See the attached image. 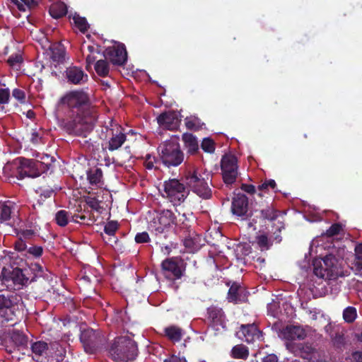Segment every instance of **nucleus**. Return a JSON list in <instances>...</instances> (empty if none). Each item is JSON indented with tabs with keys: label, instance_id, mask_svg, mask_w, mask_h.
Returning a JSON list of instances; mask_svg holds the SVG:
<instances>
[{
	"label": "nucleus",
	"instance_id": "obj_1",
	"mask_svg": "<svg viewBox=\"0 0 362 362\" xmlns=\"http://www.w3.org/2000/svg\"><path fill=\"white\" fill-rule=\"evenodd\" d=\"M57 105L63 115L59 120L60 127L68 134L86 137L93 131L98 112L87 89L68 91L61 97Z\"/></svg>",
	"mask_w": 362,
	"mask_h": 362
},
{
	"label": "nucleus",
	"instance_id": "obj_2",
	"mask_svg": "<svg viewBox=\"0 0 362 362\" xmlns=\"http://www.w3.org/2000/svg\"><path fill=\"white\" fill-rule=\"evenodd\" d=\"M185 185L198 197L203 199H209L212 197V190L209 182H211L210 173L206 170L189 166L183 177Z\"/></svg>",
	"mask_w": 362,
	"mask_h": 362
},
{
	"label": "nucleus",
	"instance_id": "obj_3",
	"mask_svg": "<svg viewBox=\"0 0 362 362\" xmlns=\"http://www.w3.org/2000/svg\"><path fill=\"white\" fill-rule=\"evenodd\" d=\"M108 353L110 357L115 362L133 361L138 354L137 344L129 337H118L111 344Z\"/></svg>",
	"mask_w": 362,
	"mask_h": 362
},
{
	"label": "nucleus",
	"instance_id": "obj_4",
	"mask_svg": "<svg viewBox=\"0 0 362 362\" xmlns=\"http://www.w3.org/2000/svg\"><path fill=\"white\" fill-rule=\"evenodd\" d=\"M160 163L165 167H177L184 160V153L180 149L179 143L167 141L158 147Z\"/></svg>",
	"mask_w": 362,
	"mask_h": 362
},
{
	"label": "nucleus",
	"instance_id": "obj_5",
	"mask_svg": "<svg viewBox=\"0 0 362 362\" xmlns=\"http://www.w3.org/2000/svg\"><path fill=\"white\" fill-rule=\"evenodd\" d=\"M21 300V297L15 292L0 291V311L4 313L2 316L6 322L16 323V312Z\"/></svg>",
	"mask_w": 362,
	"mask_h": 362
},
{
	"label": "nucleus",
	"instance_id": "obj_6",
	"mask_svg": "<svg viewBox=\"0 0 362 362\" xmlns=\"http://www.w3.org/2000/svg\"><path fill=\"white\" fill-rule=\"evenodd\" d=\"M167 198L174 206L184 202L189 194V189L177 179H170L163 185Z\"/></svg>",
	"mask_w": 362,
	"mask_h": 362
},
{
	"label": "nucleus",
	"instance_id": "obj_7",
	"mask_svg": "<svg viewBox=\"0 0 362 362\" xmlns=\"http://www.w3.org/2000/svg\"><path fill=\"white\" fill-rule=\"evenodd\" d=\"M160 267L164 277L172 281L180 279L185 272L182 261L177 257L166 258L161 262Z\"/></svg>",
	"mask_w": 362,
	"mask_h": 362
},
{
	"label": "nucleus",
	"instance_id": "obj_8",
	"mask_svg": "<svg viewBox=\"0 0 362 362\" xmlns=\"http://www.w3.org/2000/svg\"><path fill=\"white\" fill-rule=\"evenodd\" d=\"M221 170L224 183L227 185L233 184L238 175L237 158L231 154L223 156L221 161Z\"/></svg>",
	"mask_w": 362,
	"mask_h": 362
},
{
	"label": "nucleus",
	"instance_id": "obj_9",
	"mask_svg": "<svg viewBox=\"0 0 362 362\" xmlns=\"http://www.w3.org/2000/svg\"><path fill=\"white\" fill-rule=\"evenodd\" d=\"M285 225L281 221H278L276 229L273 234L269 237L265 233H260L255 237V243L261 252H265L272 248L274 243L279 244L282 240L281 230L284 229Z\"/></svg>",
	"mask_w": 362,
	"mask_h": 362
},
{
	"label": "nucleus",
	"instance_id": "obj_10",
	"mask_svg": "<svg viewBox=\"0 0 362 362\" xmlns=\"http://www.w3.org/2000/svg\"><path fill=\"white\" fill-rule=\"evenodd\" d=\"M231 211L233 215L241 217L243 220L250 219L254 211L249 206L248 197L242 193L235 194L231 203Z\"/></svg>",
	"mask_w": 362,
	"mask_h": 362
},
{
	"label": "nucleus",
	"instance_id": "obj_11",
	"mask_svg": "<svg viewBox=\"0 0 362 362\" xmlns=\"http://www.w3.org/2000/svg\"><path fill=\"white\" fill-rule=\"evenodd\" d=\"M41 164L33 159L21 158L20 165L17 168L16 177L22 180L25 177L35 178L40 176L44 172L40 168Z\"/></svg>",
	"mask_w": 362,
	"mask_h": 362
},
{
	"label": "nucleus",
	"instance_id": "obj_12",
	"mask_svg": "<svg viewBox=\"0 0 362 362\" xmlns=\"http://www.w3.org/2000/svg\"><path fill=\"white\" fill-rule=\"evenodd\" d=\"M104 57L113 65L123 66L127 61V52L124 44L108 47L103 52Z\"/></svg>",
	"mask_w": 362,
	"mask_h": 362
},
{
	"label": "nucleus",
	"instance_id": "obj_13",
	"mask_svg": "<svg viewBox=\"0 0 362 362\" xmlns=\"http://www.w3.org/2000/svg\"><path fill=\"white\" fill-rule=\"evenodd\" d=\"M80 340L86 352L93 353L98 349L102 339L96 331L86 329L81 332Z\"/></svg>",
	"mask_w": 362,
	"mask_h": 362
},
{
	"label": "nucleus",
	"instance_id": "obj_14",
	"mask_svg": "<svg viewBox=\"0 0 362 362\" xmlns=\"http://www.w3.org/2000/svg\"><path fill=\"white\" fill-rule=\"evenodd\" d=\"M111 127L112 128L110 129V131L112 133V136L106 143L105 148L110 151H115L124 144L127 140V136L120 125L112 122Z\"/></svg>",
	"mask_w": 362,
	"mask_h": 362
},
{
	"label": "nucleus",
	"instance_id": "obj_15",
	"mask_svg": "<svg viewBox=\"0 0 362 362\" xmlns=\"http://www.w3.org/2000/svg\"><path fill=\"white\" fill-rule=\"evenodd\" d=\"M36 233L32 229L16 230L17 239L13 243L15 250L23 252L27 250V246L32 245Z\"/></svg>",
	"mask_w": 362,
	"mask_h": 362
},
{
	"label": "nucleus",
	"instance_id": "obj_16",
	"mask_svg": "<svg viewBox=\"0 0 362 362\" xmlns=\"http://www.w3.org/2000/svg\"><path fill=\"white\" fill-rule=\"evenodd\" d=\"M180 121L178 114L175 111H166L157 117L159 126L171 131L177 129Z\"/></svg>",
	"mask_w": 362,
	"mask_h": 362
},
{
	"label": "nucleus",
	"instance_id": "obj_17",
	"mask_svg": "<svg viewBox=\"0 0 362 362\" xmlns=\"http://www.w3.org/2000/svg\"><path fill=\"white\" fill-rule=\"evenodd\" d=\"M237 336L242 341L252 343L255 339L262 337V332L255 324L242 325L237 332Z\"/></svg>",
	"mask_w": 362,
	"mask_h": 362
},
{
	"label": "nucleus",
	"instance_id": "obj_18",
	"mask_svg": "<svg viewBox=\"0 0 362 362\" xmlns=\"http://www.w3.org/2000/svg\"><path fill=\"white\" fill-rule=\"evenodd\" d=\"M155 230L156 233H162L164 230L172 224H177V216L168 209L163 210L158 217V223L154 222Z\"/></svg>",
	"mask_w": 362,
	"mask_h": 362
},
{
	"label": "nucleus",
	"instance_id": "obj_19",
	"mask_svg": "<svg viewBox=\"0 0 362 362\" xmlns=\"http://www.w3.org/2000/svg\"><path fill=\"white\" fill-rule=\"evenodd\" d=\"M65 349L59 343L49 344L41 362H60L65 356Z\"/></svg>",
	"mask_w": 362,
	"mask_h": 362
},
{
	"label": "nucleus",
	"instance_id": "obj_20",
	"mask_svg": "<svg viewBox=\"0 0 362 362\" xmlns=\"http://www.w3.org/2000/svg\"><path fill=\"white\" fill-rule=\"evenodd\" d=\"M65 76L69 83L81 85L88 81V76L84 72L82 68L71 66L67 67L65 71Z\"/></svg>",
	"mask_w": 362,
	"mask_h": 362
},
{
	"label": "nucleus",
	"instance_id": "obj_21",
	"mask_svg": "<svg viewBox=\"0 0 362 362\" xmlns=\"http://www.w3.org/2000/svg\"><path fill=\"white\" fill-rule=\"evenodd\" d=\"M287 349L302 358L310 361L313 355L315 353V349L308 343H298V344H287Z\"/></svg>",
	"mask_w": 362,
	"mask_h": 362
},
{
	"label": "nucleus",
	"instance_id": "obj_22",
	"mask_svg": "<svg viewBox=\"0 0 362 362\" xmlns=\"http://www.w3.org/2000/svg\"><path fill=\"white\" fill-rule=\"evenodd\" d=\"M281 334L287 341L303 340L307 337L306 331L300 325H286L282 329Z\"/></svg>",
	"mask_w": 362,
	"mask_h": 362
},
{
	"label": "nucleus",
	"instance_id": "obj_23",
	"mask_svg": "<svg viewBox=\"0 0 362 362\" xmlns=\"http://www.w3.org/2000/svg\"><path fill=\"white\" fill-rule=\"evenodd\" d=\"M16 204L11 201L0 202V223L11 225L12 215L16 210Z\"/></svg>",
	"mask_w": 362,
	"mask_h": 362
},
{
	"label": "nucleus",
	"instance_id": "obj_24",
	"mask_svg": "<svg viewBox=\"0 0 362 362\" xmlns=\"http://www.w3.org/2000/svg\"><path fill=\"white\" fill-rule=\"evenodd\" d=\"M227 299L235 304L245 302L246 299L245 289L239 284L233 283L228 290Z\"/></svg>",
	"mask_w": 362,
	"mask_h": 362
},
{
	"label": "nucleus",
	"instance_id": "obj_25",
	"mask_svg": "<svg viewBox=\"0 0 362 362\" xmlns=\"http://www.w3.org/2000/svg\"><path fill=\"white\" fill-rule=\"evenodd\" d=\"M208 319L211 321L213 326L225 327L226 315L222 308L216 305H211L207 309Z\"/></svg>",
	"mask_w": 362,
	"mask_h": 362
},
{
	"label": "nucleus",
	"instance_id": "obj_26",
	"mask_svg": "<svg viewBox=\"0 0 362 362\" xmlns=\"http://www.w3.org/2000/svg\"><path fill=\"white\" fill-rule=\"evenodd\" d=\"M28 269L18 267H12V271L9 272V278L15 285L22 286L28 283L30 277L27 276Z\"/></svg>",
	"mask_w": 362,
	"mask_h": 362
},
{
	"label": "nucleus",
	"instance_id": "obj_27",
	"mask_svg": "<svg viewBox=\"0 0 362 362\" xmlns=\"http://www.w3.org/2000/svg\"><path fill=\"white\" fill-rule=\"evenodd\" d=\"M254 211L259 212V218L262 221L271 222L275 221L280 214V211L275 209L272 203L267 204L266 206H262L259 209H255Z\"/></svg>",
	"mask_w": 362,
	"mask_h": 362
},
{
	"label": "nucleus",
	"instance_id": "obj_28",
	"mask_svg": "<svg viewBox=\"0 0 362 362\" xmlns=\"http://www.w3.org/2000/svg\"><path fill=\"white\" fill-rule=\"evenodd\" d=\"M50 57L52 60L57 64H62L65 61L66 49L64 46L60 43H54L50 47Z\"/></svg>",
	"mask_w": 362,
	"mask_h": 362
},
{
	"label": "nucleus",
	"instance_id": "obj_29",
	"mask_svg": "<svg viewBox=\"0 0 362 362\" xmlns=\"http://www.w3.org/2000/svg\"><path fill=\"white\" fill-rule=\"evenodd\" d=\"M49 344L42 341H37L31 344V350L34 354L33 358L38 362H41Z\"/></svg>",
	"mask_w": 362,
	"mask_h": 362
},
{
	"label": "nucleus",
	"instance_id": "obj_30",
	"mask_svg": "<svg viewBox=\"0 0 362 362\" xmlns=\"http://www.w3.org/2000/svg\"><path fill=\"white\" fill-rule=\"evenodd\" d=\"M165 336L171 341L178 342L183 336V329L176 325H170L164 328Z\"/></svg>",
	"mask_w": 362,
	"mask_h": 362
},
{
	"label": "nucleus",
	"instance_id": "obj_31",
	"mask_svg": "<svg viewBox=\"0 0 362 362\" xmlns=\"http://www.w3.org/2000/svg\"><path fill=\"white\" fill-rule=\"evenodd\" d=\"M103 170L98 167L90 168L87 170V179L91 185L103 184Z\"/></svg>",
	"mask_w": 362,
	"mask_h": 362
},
{
	"label": "nucleus",
	"instance_id": "obj_32",
	"mask_svg": "<svg viewBox=\"0 0 362 362\" xmlns=\"http://www.w3.org/2000/svg\"><path fill=\"white\" fill-rule=\"evenodd\" d=\"M182 140L185 143V146L189 154H195L199 151V145L196 137L192 134H184L182 135Z\"/></svg>",
	"mask_w": 362,
	"mask_h": 362
},
{
	"label": "nucleus",
	"instance_id": "obj_33",
	"mask_svg": "<svg viewBox=\"0 0 362 362\" xmlns=\"http://www.w3.org/2000/svg\"><path fill=\"white\" fill-rule=\"evenodd\" d=\"M49 12L52 18L58 19L66 15L67 6L64 2L59 1L50 6Z\"/></svg>",
	"mask_w": 362,
	"mask_h": 362
},
{
	"label": "nucleus",
	"instance_id": "obj_34",
	"mask_svg": "<svg viewBox=\"0 0 362 362\" xmlns=\"http://www.w3.org/2000/svg\"><path fill=\"white\" fill-rule=\"evenodd\" d=\"M11 338L19 351H23L28 346V337L22 332L15 331Z\"/></svg>",
	"mask_w": 362,
	"mask_h": 362
},
{
	"label": "nucleus",
	"instance_id": "obj_35",
	"mask_svg": "<svg viewBox=\"0 0 362 362\" xmlns=\"http://www.w3.org/2000/svg\"><path fill=\"white\" fill-rule=\"evenodd\" d=\"M231 356L233 358L245 360L249 356V349L243 344L235 345L232 348Z\"/></svg>",
	"mask_w": 362,
	"mask_h": 362
},
{
	"label": "nucleus",
	"instance_id": "obj_36",
	"mask_svg": "<svg viewBox=\"0 0 362 362\" xmlns=\"http://www.w3.org/2000/svg\"><path fill=\"white\" fill-rule=\"evenodd\" d=\"M107 59H100L95 64V70L97 74L101 77H106L110 72L109 64Z\"/></svg>",
	"mask_w": 362,
	"mask_h": 362
},
{
	"label": "nucleus",
	"instance_id": "obj_37",
	"mask_svg": "<svg viewBox=\"0 0 362 362\" xmlns=\"http://www.w3.org/2000/svg\"><path fill=\"white\" fill-rule=\"evenodd\" d=\"M185 122L186 127L192 131H198L201 129L202 126L204 124L199 118L194 116L186 117Z\"/></svg>",
	"mask_w": 362,
	"mask_h": 362
},
{
	"label": "nucleus",
	"instance_id": "obj_38",
	"mask_svg": "<svg viewBox=\"0 0 362 362\" xmlns=\"http://www.w3.org/2000/svg\"><path fill=\"white\" fill-rule=\"evenodd\" d=\"M73 21L75 26L78 28L81 33H85L88 31L89 25L86 18L81 17L78 14L75 13L73 16Z\"/></svg>",
	"mask_w": 362,
	"mask_h": 362
},
{
	"label": "nucleus",
	"instance_id": "obj_39",
	"mask_svg": "<svg viewBox=\"0 0 362 362\" xmlns=\"http://www.w3.org/2000/svg\"><path fill=\"white\" fill-rule=\"evenodd\" d=\"M54 158L47 154H44L40 157V160H35V161L39 162L41 164L40 168L45 173L47 172L54 161Z\"/></svg>",
	"mask_w": 362,
	"mask_h": 362
},
{
	"label": "nucleus",
	"instance_id": "obj_40",
	"mask_svg": "<svg viewBox=\"0 0 362 362\" xmlns=\"http://www.w3.org/2000/svg\"><path fill=\"white\" fill-rule=\"evenodd\" d=\"M54 219L58 226L64 227L69 223V212L65 210H59L56 213Z\"/></svg>",
	"mask_w": 362,
	"mask_h": 362
},
{
	"label": "nucleus",
	"instance_id": "obj_41",
	"mask_svg": "<svg viewBox=\"0 0 362 362\" xmlns=\"http://www.w3.org/2000/svg\"><path fill=\"white\" fill-rule=\"evenodd\" d=\"M357 316L356 309L354 307L349 306L343 311V318L346 322H353Z\"/></svg>",
	"mask_w": 362,
	"mask_h": 362
},
{
	"label": "nucleus",
	"instance_id": "obj_42",
	"mask_svg": "<svg viewBox=\"0 0 362 362\" xmlns=\"http://www.w3.org/2000/svg\"><path fill=\"white\" fill-rule=\"evenodd\" d=\"M27 255L35 258H39L42 255L43 248L42 246L35 245L33 244L27 246V250L25 251Z\"/></svg>",
	"mask_w": 362,
	"mask_h": 362
},
{
	"label": "nucleus",
	"instance_id": "obj_43",
	"mask_svg": "<svg viewBox=\"0 0 362 362\" xmlns=\"http://www.w3.org/2000/svg\"><path fill=\"white\" fill-rule=\"evenodd\" d=\"M201 148L204 152L212 153L215 151V143L210 138H204L202 141Z\"/></svg>",
	"mask_w": 362,
	"mask_h": 362
},
{
	"label": "nucleus",
	"instance_id": "obj_44",
	"mask_svg": "<svg viewBox=\"0 0 362 362\" xmlns=\"http://www.w3.org/2000/svg\"><path fill=\"white\" fill-rule=\"evenodd\" d=\"M342 230V226L339 223H333L325 233L322 235H326L328 238H332L334 235H339Z\"/></svg>",
	"mask_w": 362,
	"mask_h": 362
},
{
	"label": "nucleus",
	"instance_id": "obj_45",
	"mask_svg": "<svg viewBox=\"0 0 362 362\" xmlns=\"http://www.w3.org/2000/svg\"><path fill=\"white\" fill-rule=\"evenodd\" d=\"M86 203L93 210L101 212L103 207L100 206V202L95 197H88L86 198Z\"/></svg>",
	"mask_w": 362,
	"mask_h": 362
},
{
	"label": "nucleus",
	"instance_id": "obj_46",
	"mask_svg": "<svg viewBox=\"0 0 362 362\" xmlns=\"http://www.w3.org/2000/svg\"><path fill=\"white\" fill-rule=\"evenodd\" d=\"M14 4L18 6L20 11H25V6H35L37 5L36 0H11Z\"/></svg>",
	"mask_w": 362,
	"mask_h": 362
},
{
	"label": "nucleus",
	"instance_id": "obj_47",
	"mask_svg": "<svg viewBox=\"0 0 362 362\" xmlns=\"http://www.w3.org/2000/svg\"><path fill=\"white\" fill-rule=\"evenodd\" d=\"M327 269L322 267L320 261L313 262V273L315 276L320 278H324L327 274Z\"/></svg>",
	"mask_w": 362,
	"mask_h": 362
},
{
	"label": "nucleus",
	"instance_id": "obj_48",
	"mask_svg": "<svg viewBox=\"0 0 362 362\" xmlns=\"http://www.w3.org/2000/svg\"><path fill=\"white\" fill-rule=\"evenodd\" d=\"M177 223L175 225L180 227L181 229L188 230L190 228L189 221L185 214H179L178 218H177Z\"/></svg>",
	"mask_w": 362,
	"mask_h": 362
},
{
	"label": "nucleus",
	"instance_id": "obj_49",
	"mask_svg": "<svg viewBox=\"0 0 362 362\" xmlns=\"http://www.w3.org/2000/svg\"><path fill=\"white\" fill-rule=\"evenodd\" d=\"M118 226L119 225L117 221H110L105 226L104 231L109 235H114L118 229Z\"/></svg>",
	"mask_w": 362,
	"mask_h": 362
},
{
	"label": "nucleus",
	"instance_id": "obj_50",
	"mask_svg": "<svg viewBox=\"0 0 362 362\" xmlns=\"http://www.w3.org/2000/svg\"><path fill=\"white\" fill-rule=\"evenodd\" d=\"M30 269L34 273V276L30 279V281H35L36 277L41 276L43 274V267L38 263L31 264Z\"/></svg>",
	"mask_w": 362,
	"mask_h": 362
},
{
	"label": "nucleus",
	"instance_id": "obj_51",
	"mask_svg": "<svg viewBox=\"0 0 362 362\" xmlns=\"http://www.w3.org/2000/svg\"><path fill=\"white\" fill-rule=\"evenodd\" d=\"M160 163V158L157 159L154 156H151L150 154H146L145 156V167L148 170H151L154 168V163Z\"/></svg>",
	"mask_w": 362,
	"mask_h": 362
},
{
	"label": "nucleus",
	"instance_id": "obj_52",
	"mask_svg": "<svg viewBox=\"0 0 362 362\" xmlns=\"http://www.w3.org/2000/svg\"><path fill=\"white\" fill-rule=\"evenodd\" d=\"M12 96L16 98L20 103H25V93L19 88H14L12 91Z\"/></svg>",
	"mask_w": 362,
	"mask_h": 362
},
{
	"label": "nucleus",
	"instance_id": "obj_53",
	"mask_svg": "<svg viewBox=\"0 0 362 362\" xmlns=\"http://www.w3.org/2000/svg\"><path fill=\"white\" fill-rule=\"evenodd\" d=\"M333 344L338 349H341L345 344V339L344 335L340 333H337L332 339Z\"/></svg>",
	"mask_w": 362,
	"mask_h": 362
},
{
	"label": "nucleus",
	"instance_id": "obj_54",
	"mask_svg": "<svg viewBox=\"0 0 362 362\" xmlns=\"http://www.w3.org/2000/svg\"><path fill=\"white\" fill-rule=\"evenodd\" d=\"M136 243H146L150 241V238L147 232L138 233L134 238Z\"/></svg>",
	"mask_w": 362,
	"mask_h": 362
},
{
	"label": "nucleus",
	"instance_id": "obj_55",
	"mask_svg": "<svg viewBox=\"0 0 362 362\" xmlns=\"http://www.w3.org/2000/svg\"><path fill=\"white\" fill-rule=\"evenodd\" d=\"M10 98L8 88H0V104H7Z\"/></svg>",
	"mask_w": 362,
	"mask_h": 362
},
{
	"label": "nucleus",
	"instance_id": "obj_56",
	"mask_svg": "<svg viewBox=\"0 0 362 362\" xmlns=\"http://www.w3.org/2000/svg\"><path fill=\"white\" fill-rule=\"evenodd\" d=\"M276 184L274 180H266L262 185H259L258 188L260 191L266 190L269 187L274 189Z\"/></svg>",
	"mask_w": 362,
	"mask_h": 362
},
{
	"label": "nucleus",
	"instance_id": "obj_57",
	"mask_svg": "<svg viewBox=\"0 0 362 362\" xmlns=\"http://www.w3.org/2000/svg\"><path fill=\"white\" fill-rule=\"evenodd\" d=\"M23 62V58L21 57V55L18 54H12L11 55L8 60H7V62L8 64L11 66H16L17 64H20Z\"/></svg>",
	"mask_w": 362,
	"mask_h": 362
},
{
	"label": "nucleus",
	"instance_id": "obj_58",
	"mask_svg": "<svg viewBox=\"0 0 362 362\" xmlns=\"http://www.w3.org/2000/svg\"><path fill=\"white\" fill-rule=\"evenodd\" d=\"M261 362H279V358L274 354H269L262 358Z\"/></svg>",
	"mask_w": 362,
	"mask_h": 362
},
{
	"label": "nucleus",
	"instance_id": "obj_59",
	"mask_svg": "<svg viewBox=\"0 0 362 362\" xmlns=\"http://www.w3.org/2000/svg\"><path fill=\"white\" fill-rule=\"evenodd\" d=\"M164 362H187V361L184 356L180 357L175 355H172L171 356L165 358Z\"/></svg>",
	"mask_w": 362,
	"mask_h": 362
},
{
	"label": "nucleus",
	"instance_id": "obj_60",
	"mask_svg": "<svg viewBox=\"0 0 362 362\" xmlns=\"http://www.w3.org/2000/svg\"><path fill=\"white\" fill-rule=\"evenodd\" d=\"M241 189L250 194H253L256 192L255 186L249 184H242Z\"/></svg>",
	"mask_w": 362,
	"mask_h": 362
},
{
	"label": "nucleus",
	"instance_id": "obj_61",
	"mask_svg": "<svg viewBox=\"0 0 362 362\" xmlns=\"http://www.w3.org/2000/svg\"><path fill=\"white\" fill-rule=\"evenodd\" d=\"M352 358L356 362H362V351H356L352 353Z\"/></svg>",
	"mask_w": 362,
	"mask_h": 362
},
{
	"label": "nucleus",
	"instance_id": "obj_62",
	"mask_svg": "<svg viewBox=\"0 0 362 362\" xmlns=\"http://www.w3.org/2000/svg\"><path fill=\"white\" fill-rule=\"evenodd\" d=\"M41 138L39 136V134L37 132H33L31 134L30 141L34 144H37L40 142Z\"/></svg>",
	"mask_w": 362,
	"mask_h": 362
},
{
	"label": "nucleus",
	"instance_id": "obj_63",
	"mask_svg": "<svg viewBox=\"0 0 362 362\" xmlns=\"http://www.w3.org/2000/svg\"><path fill=\"white\" fill-rule=\"evenodd\" d=\"M357 270L362 271V255H356V263Z\"/></svg>",
	"mask_w": 362,
	"mask_h": 362
},
{
	"label": "nucleus",
	"instance_id": "obj_64",
	"mask_svg": "<svg viewBox=\"0 0 362 362\" xmlns=\"http://www.w3.org/2000/svg\"><path fill=\"white\" fill-rule=\"evenodd\" d=\"M96 57L92 54H88L86 57V61L87 64V66H90L95 61Z\"/></svg>",
	"mask_w": 362,
	"mask_h": 362
}]
</instances>
